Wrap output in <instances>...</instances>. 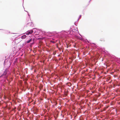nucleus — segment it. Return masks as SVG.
<instances>
[{
  "instance_id": "1",
  "label": "nucleus",
  "mask_w": 120,
  "mask_h": 120,
  "mask_svg": "<svg viewBox=\"0 0 120 120\" xmlns=\"http://www.w3.org/2000/svg\"><path fill=\"white\" fill-rule=\"evenodd\" d=\"M9 73L8 70L6 69L3 74L0 76V81H1V83L2 82H3L2 84V85H4V84L5 83V80L7 79Z\"/></svg>"
},
{
  "instance_id": "2",
  "label": "nucleus",
  "mask_w": 120,
  "mask_h": 120,
  "mask_svg": "<svg viewBox=\"0 0 120 120\" xmlns=\"http://www.w3.org/2000/svg\"><path fill=\"white\" fill-rule=\"evenodd\" d=\"M72 34L75 35V34L74 32L72 30H70L66 32V31H62L60 32H59L57 34H58L59 36L60 37H65L66 36L67 34Z\"/></svg>"
},
{
  "instance_id": "3",
  "label": "nucleus",
  "mask_w": 120,
  "mask_h": 120,
  "mask_svg": "<svg viewBox=\"0 0 120 120\" xmlns=\"http://www.w3.org/2000/svg\"><path fill=\"white\" fill-rule=\"evenodd\" d=\"M43 34H45L48 36H52L55 35V34H57V32L56 31L53 32H46L45 31L42 32Z\"/></svg>"
},
{
  "instance_id": "4",
  "label": "nucleus",
  "mask_w": 120,
  "mask_h": 120,
  "mask_svg": "<svg viewBox=\"0 0 120 120\" xmlns=\"http://www.w3.org/2000/svg\"><path fill=\"white\" fill-rule=\"evenodd\" d=\"M35 28H33V30H28L27 31L26 33V34L27 35H28L30 34H31L33 33L34 32V33H35L36 32V30L35 31H34V30L35 29Z\"/></svg>"
},
{
  "instance_id": "5",
  "label": "nucleus",
  "mask_w": 120,
  "mask_h": 120,
  "mask_svg": "<svg viewBox=\"0 0 120 120\" xmlns=\"http://www.w3.org/2000/svg\"><path fill=\"white\" fill-rule=\"evenodd\" d=\"M34 25L33 24L32 22H29L27 23V26H33Z\"/></svg>"
},
{
  "instance_id": "6",
  "label": "nucleus",
  "mask_w": 120,
  "mask_h": 120,
  "mask_svg": "<svg viewBox=\"0 0 120 120\" xmlns=\"http://www.w3.org/2000/svg\"><path fill=\"white\" fill-rule=\"evenodd\" d=\"M26 37V35L25 34L23 35H22L21 36V38L22 39H25Z\"/></svg>"
},
{
  "instance_id": "7",
  "label": "nucleus",
  "mask_w": 120,
  "mask_h": 120,
  "mask_svg": "<svg viewBox=\"0 0 120 120\" xmlns=\"http://www.w3.org/2000/svg\"><path fill=\"white\" fill-rule=\"evenodd\" d=\"M32 39H30L29 40H27V41H26V42L27 43H29L31 42L32 41Z\"/></svg>"
},
{
  "instance_id": "8",
  "label": "nucleus",
  "mask_w": 120,
  "mask_h": 120,
  "mask_svg": "<svg viewBox=\"0 0 120 120\" xmlns=\"http://www.w3.org/2000/svg\"><path fill=\"white\" fill-rule=\"evenodd\" d=\"M37 33H39L41 31V32H43V31H42L41 30L39 29H37Z\"/></svg>"
},
{
  "instance_id": "9",
  "label": "nucleus",
  "mask_w": 120,
  "mask_h": 120,
  "mask_svg": "<svg viewBox=\"0 0 120 120\" xmlns=\"http://www.w3.org/2000/svg\"><path fill=\"white\" fill-rule=\"evenodd\" d=\"M97 100V98H93V100L95 101H96Z\"/></svg>"
},
{
  "instance_id": "10",
  "label": "nucleus",
  "mask_w": 120,
  "mask_h": 120,
  "mask_svg": "<svg viewBox=\"0 0 120 120\" xmlns=\"http://www.w3.org/2000/svg\"><path fill=\"white\" fill-rule=\"evenodd\" d=\"M58 49L59 50V51H61V49H62V48H58Z\"/></svg>"
},
{
  "instance_id": "11",
  "label": "nucleus",
  "mask_w": 120,
  "mask_h": 120,
  "mask_svg": "<svg viewBox=\"0 0 120 120\" xmlns=\"http://www.w3.org/2000/svg\"><path fill=\"white\" fill-rule=\"evenodd\" d=\"M26 11L27 12V13H28V15L30 17V15L29 14L28 12V11Z\"/></svg>"
},
{
  "instance_id": "12",
  "label": "nucleus",
  "mask_w": 120,
  "mask_h": 120,
  "mask_svg": "<svg viewBox=\"0 0 120 120\" xmlns=\"http://www.w3.org/2000/svg\"><path fill=\"white\" fill-rule=\"evenodd\" d=\"M51 42H52V43H55V41H51Z\"/></svg>"
},
{
  "instance_id": "13",
  "label": "nucleus",
  "mask_w": 120,
  "mask_h": 120,
  "mask_svg": "<svg viewBox=\"0 0 120 120\" xmlns=\"http://www.w3.org/2000/svg\"><path fill=\"white\" fill-rule=\"evenodd\" d=\"M81 15H80L79 16V18H81Z\"/></svg>"
},
{
  "instance_id": "14",
  "label": "nucleus",
  "mask_w": 120,
  "mask_h": 120,
  "mask_svg": "<svg viewBox=\"0 0 120 120\" xmlns=\"http://www.w3.org/2000/svg\"><path fill=\"white\" fill-rule=\"evenodd\" d=\"M92 93H94V91H92Z\"/></svg>"
},
{
  "instance_id": "15",
  "label": "nucleus",
  "mask_w": 120,
  "mask_h": 120,
  "mask_svg": "<svg viewBox=\"0 0 120 120\" xmlns=\"http://www.w3.org/2000/svg\"><path fill=\"white\" fill-rule=\"evenodd\" d=\"M75 23H74V24H75V25H76V24H75Z\"/></svg>"
},
{
  "instance_id": "16",
  "label": "nucleus",
  "mask_w": 120,
  "mask_h": 120,
  "mask_svg": "<svg viewBox=\"0 0 120 120\" xmlns=\"http://www.w3.org/2000/svg\"><path fill=\"white\" fill-rule=\"evenodd\" d=\"M40 38H38V39H40Z\"/></svg>"
},
{
  "instance_id": "17",
  "label": "nucleus",
  "mask_w": 120,
  "mask_h": 120,
  "mask_svg": "<svg viewBox=\"0 0 120 120\" xmlns=\"http://www.w3.org/2000/svg\"><path fill=\"white\" fill-rule=\"evenodd\" d=\"M5 60L4 61V63H5Z\"/></svg>"
},
{
  "instance_id": "18",
  "label": "nucleus",
  "mask_w": 120,
  "mask_h": 120,
  "mask_svg": "<svg viewBox=\"0 0 120 120\" xmlns=\"http://www.w3.org/2000/svg\"><path fill=\"white\" fill-rule=\"evenodd\" d=\"M87 41H88V43H89V42H88V41L87 40Z\"/></svg>"
},
{
  "instance_id": "19",
  "label": "nucleus",
  "mask_w": 120,
  "mask_h": 120,
  "mask_svg": "<svg viewBox=\"0 0 120 120\" xmlns=\"http://www.w3.org/2000/svg\"><path fill=\"white\" fill-rule=\"evenodd\" d=\"M62 52H63V50H62Z\"/></svg>"
},
{
  "instance_id": "20",
  "label": "nucleus",
  "mask_w": 120,
  "mask_h": 120,
  "mask_svg": "<svg viewBox=\"0 0 120 120\" xmlns=\"http://www.w3.org/2000/svg\"><path fill=\"white\" fill-rule=\"evenodd\" d=\"M70 84V86H71V84Z\"/></svg>"
},
{
  "instance_id": "21",
  "label": "nucleus",
  "mask_w": 120,
  "mask_h": 120,
  "mask_svg": "<svg viewBox=\"0 0 120 120\" xmlns=\"http://www.w3.org/2000/svg\"><path fill=\"white\" fill-rule=\"evenodd\" d=\"M24 0H23V1Z\"/></svg>"
}]
</instances>
